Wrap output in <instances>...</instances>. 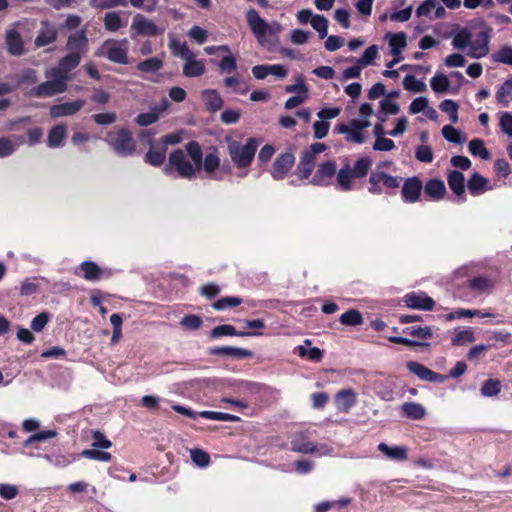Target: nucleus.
Listing matches in <instances>:
<instances>
[{
    "instance_id": "obj_1",
    "label": "nucleus",
    "mask_w": 512,
    "mask_h": 512,
    "mask_svg": "<svg viewBox=\"0 0 512 512\" xmlns=\"http://www.w3.org/2000/svg\"><path fill=\"white\" fill-rule=\"evenodd\" d=\"M246 21L261 46L271 48L275 45L278 34L282 31V25L278 21H265L254 8L247 10Z\"/></svg>"
},
{
    "instance_id": "obj_2",
    "label": "nucleus",
    "mask_w": 512,
    "mask_h": 512,
    "mask_svg": "<svg viewBox=\"0 0 512 512\" xmlns=\"http://www.w3.org/2000/svg\"><path fill=\"white\" fill-rule=\"evenodd\" d=\"M225 141L227 143L228 154L235 167L239 169L249 167L255 157L260 140L251 137L245 144H242L231 137H226Z\"/></svg>"
},
{
    "instance_id": "obj_3",
    "label": "nucleus",
    "mask_w": 512,
    "mask_h": 512,
    "mask_svg": "<svg viewBox=\"0 0 512 512\" xmlns=\"http://www.w3.org/2000/svg\"><path fill=\"white\" fill-rule=\"evenodd\" d=\"M471 28H480V31L474 40H470L467 55L475 59L483 58L489 54V43L493 34V29L482 18H478L473 21Z\"/></svg>"
},
{
    "instance_id": "obj_4",
    "label": "nucleus",
    "mask_w": 512,
    "mask_h": 512,
    "mask_svg": "<svg viewBox=\"0 0 512 512\" xmlns=\"http://www.w3.org/2000/svg\"><path fill=\"white\" fill-rule=\"evenodd\" d=\"M163 172L167 176H174L192 180L196 177V169L181 149L173 150L168 158L167 164L163 168Z\"/></svg>"
},
{
    "instance_id": "obj_5",
    "label": "nucleus",
    "mask_w": 512,
    "mask_h": 512,
    "mask_svg": "<svg viewBox=\"0 0 512 512\" xmlns=\"http://www.w3.org/2000/svg\"><path fill=\"white\" fill-rule=\"evenodd\" d=\"M128 51L129 41L126 38L120 40L107 39L96 50L95 55L104 57L112 63L127 65L129 63Z\"/></svg>"
},
{
    "instance_id": "obj_6",
    "label": "nucleus",
    "mask_w": 512,
    "mask_h": 512,
    "mask_svg": "<svg viewBox=\"0 0 512 512\" xmlns=\"http://www.w3.org/2000/svg\"><path fill=\"white\" fill-rule=\"evenodd\" d=\"M105 141L120 156H130L135 152V141L131 132L121 128L115 133H108Z\"/></svg>"
},
{
    "instance_id": "obj_7",
    "label": "nucleus",
    "mask_w": 512,
    "mask_h": 512,
    "mask_svg": "<svg viewBox=\"0 0 512 512\" xmlns=\"http://www.w3.org/2000/svg\"><path fill=\"white\" fill-rule=\"evenodd\" d=\"M47 81L34 86L27 92V96L33 98H47L64 93L67 90V83L63 77L47 76Z\"/></svg>"
},
{
    "instance_id": "obj_8",
    "label": "nucleus",
    "mask_w": 512,
    "mask_h": 512,
    "mask_svg": "<svg viewBox=\"0 0 512 512\" xmlns=\"http://www.w3.org/2000/svg\"><path fill=\"white\" fill-rule=\"evenodd\" d=\"M164 28H159L152 20L147 19L142 14H136L131 24V38L137 36H156L164 32Z\"/></svg>"
},
{
    "instance_id": "obj_9",
    "label": "nucleus",
    "mask_w": 512,
    "mask_h": 512,
    "mask_svg": "<svg viewBox=\"0 0 512 512\" xmlns=\"http://www.w3.org/2000/svg\"><path fill=\"white\" fill-rule=\"evenodd\" d=\"M154 132H151L150 130L144 131L141 133L140 137L143 140L145 135L148 137V143L150 145V148L148 152L145 155V162L154 166L159 167L161 166L166 158V152L167 149L165 147V144H161L160 142L157 144H153V136Z\"/></svg>"
},
{
    "instance_id": "obj_10",
    "label": "nucleus",
    "mask_w": 512,
    "mask_h": 512,
    "mask_svg": "<svg viewBox=\"0 0 512 512\" xmlns=\"http://www.w3.org/2000/svg\"><path fill=\"white\" fill-rule=\"evenodd\" d=\"M82 57L78 53H68L59 60L58 66L47 71V76L63 77L67 83L69 73L74 70L81 62Z\"/></svg>"
},
{
    "instance_id": "obj_11",
    "label": "nucleus",
    "mask_w": 512,
    "mask_h": 512,
    "mask_svg": "<svg viewBox=\"0 0 512 512\" xmlns=\"http://www.w3.org/2000/svg\"><path fill=\"white\" fill-rule=\"evenodd\" d=\"M337 165L333 160L321 163L315 171L310 183L316 186H327L336 174Z\"/></svg>"
},
{
    "instance_id": "obj_12",
    "label": "nucleus",
    "mask_w": 512,
    "mask_h": 512,
    "mask_svg": "<svg viewBox=\"0 0 512 512\" xmlns=\"http://www.w3.org/2000/svg\"><path fill=\"white\" fill-rule=\"evenodd\" d=\"M404 303L408 308L431 311L435 306L434 300L425 292H409L404 296Z\"/></svg>"
},
{
    "instance_id": "obj_13",
    "label": "nucleus",
    "mask_w": 512,
    "mask_h": 512,
    "mask_svg": "<svg viewBox=\"0 0 512 512\" xmlns=\"http://www.w3.org/2000/svg\"><path fill=\"white\" fill-rule=\"evenodd\" d=\"M295 157L292 153L286 152L276 157L272 169L271 176L274 180L283 179L292 168Z\"/></svg>"
},
{
    "instance_id": "obj_14",
    "label": "nucleus",
    "mask_w": 512,
    "mask_h": 512,
    "mask_svg": "<svg viewBox=\"0 0 512 512\" xmlns=\"http://www.w3.org/2000/svg\"><path fill=\"white\" fill-rule=\"evenodd\" d=\"M423 185L417 176L409 177L404 181L401 195L405 203H415L420 199Z\"/></svg>"
},
{
    "instance_id": "obj_15",
    "label": "nucleus",
    "mask_w": 512,
    "mask_h": 512,
    "mask_svg": "<svg viewBox=\"0 0 512 512\" xmlns=\"http://www.w3.org/2000/svg\"><path fill=\"white\" fill-rule=\"evenodd\" d=\"M85 104L86 101L84 99H77L71 102L55 104L50 107L49 113L53 119L72 116L79 112Z\"/></svg>"
},
{
    "instance_id": "obj_16",
    "label": "nucleus",
    "mask_w": 512,
    "mask_h": 512,
    "mask_svg": "<svg viewBox=\"0 0 512 512\" xmlns=\"http://www.w3.org/2000/svg\"><path fill=\"white\" fill-rule=\"evenodd\" d=\"M88 37L85 29L78 30L69 35L66 49L69 53H78L80 57L86 53L88 49Z\"/></svg>"
},
{
    "instance_id": "obj_17",
    "label": "nucleus",
    "mask_w": 512,
    "mask_h": 512,
    "mask_svg": "<svg viewBox=\"0 0 512 512\" xmlns=\"http://www.w3.org/2000/svg\"><path fill=\"white\" fill-rule=\"evenodd\" d=\"M58 31L56 27L47 20L41 21V27L34 40L36 47H44L57 40Z\"/></svg>"
},
{
    "instance_id": "obj_18",
    "label": "nucleus",
    "mask_w": 512,
    "mask_h": 512,
    "mask_svg": "<svg viewBox=\"0 0 512 512\" xmlns=\"http://www.w3.org/2000/svg\"><path fill=\"white\" fill-rule=\"evenodd\" d=\"M220 166V158L216 148H211V151L202 159L201 168L207 173L210 179L220 181L222 176L216 174V170Z\"/></svg>"
},
{
    "instance_id": "obj_19",
    "label": "nucleus",
    "mask_w": 512,
    "mask_h": 512,
    "mask_svg": "<svg viewBox=\"0 0 512 512\" xmlns=\"http://www.w3.org/2000/svg\"><path fill=\"white\" fill-rule=\"evenodd\" d=\"M447 183L451 191L458 196L460 202H465V177L463 173L458 170L449 172L447 176Z\"/></svg>"
},
{
    "instance_id": "obj_20",
    "label": "nucleus",
    "mask_w": 512,
    "mask_h": 512,
    "mask_svg": "<svg viewBox=\"0 0 512 512\" xmlns=\"http://www.w3.org/2000/svg\"><path fill=\"white\" fill-rule=\"evenodd\" d=\"M5 42L9 54L13 56H21L24 54V42L16 29L6 31Z\"/></svg>"
},
{
    "instance_id": "obj_21",
    "label": "nucleus",
    "mask_w": 512,
    "mask_h": 512,
    "mask_svg": "<svg viewBox=\"0 0 512 512\" xmlns=\"http://www.w3.org/2000/svg\"><path fill=\"white\" fill-rule=\"evenodd\" d=\"M209 354L214 356H228L231 358L245 359L252 356L250 350L230 346H216L209 349Z\"/></svg>"
},
{
    "instance_id": "obj_22",
    "label": "nucleus",
    "mask_w": 512,
    "mask_h": 512,
    "mask_svg": "<svg viewBox=\"0 0 512 512\" xmlns=\"http://www.w3.org/2000/svg\"><path fill=\"white\" fill-rule=\"evenodd\" d=\"M261 333L259 332H250V331H237L233 325L223 324L214 327L210 332V338L218 339L223 336H239V337H248V336H259Z\"/></svg>"
},
{
    "instance_id": "obj_23",
    "label": "nucleus",
    "mask_w": 512,
    "mask_h": 512,
    "mask_svg": "<svg viewBox=\"0 0 512 512\" xmlns=\"http://www.w3.org/2000/svg\"><path fill=\"white\" fill-rule=\"evenodd\" d=\"M378 450L392 461H405L408 458V447L406 446H389L381 442L378 445Z\"/></svg>"
},
{
    "instance_id": "obj_24",
    "label": "nucleus",
    "mask_w": 512,
    "mask_h": 512,
    "mask_svg": "<svg viewBox=\"0 0 512 512\" xmlns=\"http://www.w3.org/2000/svg\"><path fill=\"white\" fill-rule=\"evenodd\" d=\"M423 189L425 195L435 201L441 200L446 194L444 182L437 178L428 180Z\"/></svg>"
},
{
    "instance_id": "obj_25",
    "label": "nucleus",
    "mask_w": 512,
    "mask_h": 512,
    "mask_svg": "<svg viewBox=\"0 0 512 512\" xmlns=\"http://www.w3.org/2000/svg\"><path fill=\"white\" fill-rule=\"evenodd\" d=\"M335 401L338 410L348 412L356 404V394L352 389H344L337 393Z\"/></svg>"
},
{
    "instance_id": "obj_26",
    "label": "nucleus",
    "mask_w": 512,
    "mask_h": 512,
    "mask_svg": "<svg viewBox=\"0 0 512 512\" xmlns=\"http://www.w3.org/2000/svg\"><path fill=\"white\" fill-rule=\"evenodd\" d=\"M467 188L473 196L481 195L491 189L488 187V180L477 172L473 173L468 179Z\"/></svg>"
},
{
    "instance_id": "obj_27",
    "label": "nucleus",
    "mask_w": 512,
    "mask_h": 512,
    "mask_svg": "<svg viewBox=\"0 0 512 512\" xmlns=\"http://www.w3.org/2000/svg\"><path fill=\"white\" fill-rule=\"evenodd\" d=\"M334 132L338 134H345L346 141L348 142L357 144H363L366 142V137L361 131L355 130L345 123L337 124L334 128Z\"/></svg>"
},
{
    "instance_id": "obj_28",
    "label": "nucleus",
    "mask_w": 512,
    "mask_h": 512,
    "mask_svg": "<svg viewBox=\"0 0 512 512\" xmlns=\"http://www.w3.org/2000/svg\"><path fill=\"white\" fill-rule=\"evenodd\" d=\"M205 101L206 109L210 113H215L223 106V99L219 92L215 89H206L202 92Z\"/></svg>"
},
{
    "instance_id": "obj_29",
    "label": "nucleus",
    "mask_w": 512,
    "mask_h": 512,
    "mask_svg": "<svg viewBox=\"0 0 512 512\" xmlns=\"http://www.w3.org/2000/svg\"><path fill=\"white\" fill-rule=\"evenodd\" d=\"M495 98L502 107H509L512 101V74L499 86Z\"/></svg>"
},
{
    "instance_id": "obj_30",
    "label": "nucleus",
    "mask_w": 512,
    "mask_h": 512,
    "mask_svg": "<svg viewBox=\"0 0 512 512\" xmlns=\"http://www.w3.org/2000/svg\"><path fill=\"white\" fill-rule=\"evenodd\" d=\"M393 56H399L407 46V35L404 32L388 33L386 35Z\"/></svg>"
},
{
    "instance_id": "obj_31",
    "label": "nucleus",
    "mask_w": 512,
    "mask_h": 512,
    "mask_svg": "<svg viewBox=\"0 0 512 512\" xmlns=\"http://www.w3.org/2000/svg\"><path fill=\"white\" fill-rule=\"evenodd\" d=\"M403 415L412 420H421L426 415L425 408L416 402H406L401 407Z\"/></svg>"
},
{
    "instance_id": "obj_32",
    "label": "nucleus",
    "mask_w": 512,
    "mask_h": 512,
    "mask_svg": "<svg viewBox=\"0 0 512 512\" xmlns=\"http://www.w3.org/2000/svg\"><path fill=\"white\" fill-rule=\"evenodd\" d=\"M168 106V101L164 100V107L162 109L154 108L149 112L140 113L135 122L141 127H147L158 121L160 112L165 110Z\"/></svg>"
},
{
    "instance_id": "obj_33",
    "label": "nucleus",
    "mask_w": 512,
    "mask_h": 512,
    "mask_svg": "<svg viewBox=\"0 0 512 512\" xmlns=\"http://www.w3.org/2000/svg\"><path fill=\"white\" fill-rule=\"evenodd\" d=\"M104 27L109 32H117L126 25L121 19V12L111 11L107 12L103 19Z\"/></svg>"
},
{
    "instance_id": "obj_34",
    "label": "nucleus",
    "mask_w": 512,
    "mask_h": 512,
    "mask_svg": "<svg viewBox=\"0 0 512 512\" xmlns=\"http://www.w3.org/2000/svg\"><path fill=\"white\" fill-rule=\"evenodd\" d=\"M372 180L380 181L382 186L390 189H395L400 186L402 178L399 176H392L383 171H373Z\"/></svg>"
},
{
    "instance_id": "obj_35",
    "label": "nucleus",
    "mask_w": 512,
    "mask_h": 512,
    "mask_svg": "<svg viewBox=\"0 0 512 512\" xmlns=\"http://www.w3.org/2000/svg\"><path fill=\"white\" fill-rule=\"evenodd\" d=\"M205 71V62L201 59H194L183 66V75L189 78L200 77Z\"/></svg>"
},
{
    "instance_id": "obj_36",
    "label": "nucleus",
    "mask_w": 512,
    "mask_h": 512,
    "mask_svg": "<svg viewBox=\"0 0 512 512\" xmlns=\"http://www.w3.org/2000/svg\"><path fill=\"white\" fill-rule=\"evenodd\" d=\"M471 38L472 34L468 28H460L454 33L451 45L454 49L464 50L469 47Z\"/></svg>"
},
{
    "instance_id": "obj_37",
    "label": "nucleus",
    "mask_w": 512,
    "mask_h": 512,
    "mask_svg": "<svg viewBox=\"0 0 512 512\" xmlns=\"http://www.w3.org/2000/svg\"><path fill=\"white\" fill-rule=\"evenodd\" d=\"M163 67V60L159 57H150L137 64V69L144 74H155Z\"/></svg>"
},
{
    "instance_id": "obj_38",
    "label": "nucleus",
    "mask_w": 512,
    "mask_h": 512,
    "mask_svg": "<svg viewBox=\"0 0 512 512\" xmlns=\"http://www.w3.org/2000/svg\"><path fill=\"white\" fill-rule=\"evenodd\" d=\"M492 280L479 276L468 281V287L477 294L489 293L493 288Z\"/></svg>"
},
{
    "instance_id": "obj_39",
    "label": "nucleus",
    "mask_w": 512,
    "mask_h": 512,
    "mask_svg": "<svg viewBox=\"0 0 512 512\" xmlns=\"http://www.w3.org/2000/svg\"><path fill=\"white\" fill-rule=\"evenodd\" d=\"M186 152L192 160L196 171L201 169L203 151L200 144L197 141H190L186 144Z\"/></svg>"
},
{
    "instance_id": "obj_40",
    "label": "nucleus",
    "mask_w": 512,
    "mask_h": 512,
    "mask_svg": "<svg viewBox=\"0 0 512 512\" xmlns=\"http://www.w3.org/2000/svg\"><path fill=\"white\" fill-rule=\"evenodd\" d=\"M66 136V126L65 125H56L54 126L48 134L47 145L50 148H57L63 145V140Z\"/></svg>"
},
{
    "instance_id": "obj_41",
    "label": "nucleus",
    "mask_w": 512,
    "mask_h": 512,
    "mask_svg": "<svg viewBox=\"0 0 512 512\" xmlns=\"http://www.w3.org/2000/svg\"><path fill=\"white\" fill-rule=\"evenodd\" d=\"M352 178H354V175L349 165H345L338 171L336 180L342 191H349L352 189Z\"/></svg>"
},
{
    "instance_id": "obj_42",
    "label": "nucleus",
    "mask_w": 512,
    "mask_h": 512,
    "mask_svg": "<svg viewBox=\"0 0 512 512\" xmlns=\"http://www.w3.org/2000/svg\"><path fill=\"white\" fill-rule=\"evenodd\" d=\"M291 450L302 454L314 453L315 444L311 441H306L302 435L295 437L291 441Z\"/></svg>"
},
{
    "instance_id": "obj_43",
    "label": "nucleus",
    "mask_w": 512,
    "mask_h": 512,
    "mask_svg": "<svg viewBox=\"0 0 512 512\" xmlns=\"http://www.w3.org/2000/svg\"><path fill=\"white\" fill-rule=\"evenodd\" d=\"M80 269L83 272V277L89 281H96L101 276L100 267L92 261H84L80 264Z\"/></svg>"
},
{
    "instance_id": "obj_44",
    "label": "nucleus",
    "mask_w": 512,
    "mask_h": 512,
    "mask_svg": "<svg viewBox=\"0 0 512 512\" xmlns=\"http://www.w3.org/2000/svg\"><path fill=\"white\" fill-rule=\"evenodd\" d=\"M378 56V46L377 45H371L362 54L359 58L351 57L350 61H355L356 63H359L363 68L367 67L369 65H372L375 61V59Z\"/></svg>"
},
{
    "instance_id": "obj_45",
    "label": "nucleus",
    "mask_w": 512,
    "mask_h": 512,
    "mask_svg": "<svg viewBox=\"0 0 512 512\" xmlns=\"http://www.w3.org/2000/svg\"><path fill=\"white\" fill-rule=\"evenodd\" d=\"M441 132L445 140L454 144H463L466 140L461 131L451 125H445Z\"/></svg>"
},
{
    "instance_id": "obj_46",
    "label": "nucleus",
    "mask_w": 512,
    "mask_h": 512,
    "mask_svg": "<svg viewBox=\"0 0 512 512\" xmlns=\"http://www.w3.org/2000/svg\"><path fill=\"white\" fill-rule=\"evenodd\" d=\"M468 149L473 156H478L483 160H488L490 158V153L486 149L482 139L475 138L471 140L468 144Z\"/></svg>"
},
{
    "instance_id": "obj_47",
    "label": "nucleus",
    "mask_w": 512,
    "mask_h": 512,
    "mask_svg": "<svg viewBox=\"0 0 512 512\" xmlns=\"http://www.w3.org/2000/svg\"><path fill=\"white\" fill-rule=\"evenodd\" d=\"M372 160L371 158L364 156L360 157L354 164L351 169L354 175V178H363L367 175L369 169L371 168Z\"/></svg>"
},
{
    "instance_id": "obj_48",
    "label": "nucleus",
    "mask_w": 512,
    "mask_h": 512,
    "mask_svg": "<svg viewBox=\"0 0 512 512\" xmlns=\"http://www.w3.org/2000/svg\"><path fill=\"white\" fill-rule=\"evenodd\" d=\"M339 320L343 325L346 326H358L363 323V316L360 311L356 309H350L343 313Z\"/></svg>"
},
{
    "instance_id": "obj_49",
    "label": "nucleus",
    "mask_w": 512,
    "mask_h": 512,
    "mask_svg": "<svg viewBox=\"0 0 512 512\" xmlns=\"http://www.w3.org/2000/svg\"><path fill=\"white\" fill-rule=\"evenodd\" d=\"M403 86L407 91L421 93L426 91L427 86L422 80L416 79L414 75H406L403 80Z\"/></svg>"
},
{
    "instance_id": "obj_50",
    "label": "nucleus",
    "mask_w": 512,
    "mask_h": 512,
    "mask_svg": "<svg viewBox=\"0 0 512 512\" xmlns=\"http://www.w3.org/2000/svg\"><path fill=\"white\" fill-rule=\"evenodd\" d=\"M491 59L495 63L512 66V47L508 45L502 46L497 52L491 55Z\"/></svg>"
},
{
    "instance_id": "obj_51",
    "label": "nucleus",
    "mask_w": 512,
    "mask_h": 512,
    "mask_svg": "<svg viewBox=\"0 0 512 512\" xmlns=\"http://www.w3.org/2000/svg\"><path fill=\"white\" fill-rule=\"evenodd\" d=\"M475 341V336L472 328H467L458 331L452 338L451 343L453 346H463Z\"/></svg>"
},
{
    "instance_id": "obj_52",
    "label": "nucleus",
    "mask_w": 512,
    "mask_h": 512,
    "mask_svg": "<svg viewBox=\"0 0 512 512\" xmlns=\"http://www.w3.org/2000/svg\"><path fill=\"white\" fill-rule=\"evenodd\" d=\"M311 26L318 32L320 39L327 37L329 22L323 15L315 14L311 19Z\"/></svg>"
},
{
    "instance_id": "obj_53",
    "label": "nucleus",
    "mask_w": 512,
    "mask_h": 512,
    "mask_svg": "<svg viewBox=\"0 0 512 512\" xmlns=\"http://www.w3.org/2000/svg\"><path fill=\"white\" fill-rule=\"evenodd\" d=\"M242 303V299L236 296H226L222 297L219 300L215 301L212 304V307L215 310L223 311L228 308L236 307Z\"/></svg>"
},
{
    "instance_id": "obj_54",
    "label": "nucleus",
    "mask_w": 512,
    "mask_h": 512,
    "mask_svg": "<svg viewBox=\"0 0 512 512\" xmlns=\"http://www.w3.org/2000/svg\"><path fill=\"white\" fill-rule=\"evenodd\" d=\"M430 86L434 92L444 93L449 89L450 82L446 75L440 73L432 77L430 80Z\"/></svg>"
},
{
    "instance_id": "obj_55",
    "label": "nucleus",
    "mask_w": 512,
    "mask_h": 512,
    "mask_svg": "<svg viewBox=\"0 0 512 512\" xmlns=\"http://www.w3.org/2000/svg\"><path fill=\"white\" fill-rule=\"evenodd\" d=\"M403 332L418 339H429L433 336L432 329L429 326H410L405 328Z\"/></svg>"
},
{
    "instance_id": "obj_56",
    "label": "nucleus",
    "mask_w": 512,
    "mask_h": 512,
    "mask_svg": "<svg viewBox=\"0 0 512 512\" xmlns=\"http://www.w3.org/2000/svg\"><path fill=\"white\" fill-rule=\"evenodd\" d=\"M501 382L495 379L486 380L481 387V395L484 397H493L500 393Z\"/></svg>"
},
{
    "instance_id": "obj_57",
    "label": "nucleus",
    "mask_w": 512,
    "mask_h": 512,
    "mask_svg": "<svg viewBox=\"0 0 512 512\" xmlns=\"http://www.w3.org/2000/svg\"><path fill=\"white\" fill-rule=\"evenodd\" d=\"M406 367L409 370V372L416 375L419 379L423 381H427L428 376L430 375V370L423 364L416 362V361H408L406 363Z\"/></svg>"
},
{
    "instance_id": "obj_58",
    "label": "nucleus",
    "mask_w": 512,
    "mask_h": 512,
    "mask_svg": "<svg viewBox=\"0 0 512 512\" xmlns=\"http://www.w3.org/2000/svg\"><path fill=\"white\" fill-rule=\"evenodd\" d=\"M90 6L95 9H111L115 7H127V0H90Z\"/></svg>"
},
{
    "instance_id": "obj_59",
    "label": "nucleus",
    "mask_w": 512,
    "mask_h": 512,
    "mask_svg": "<svg viewBox=\"0 0 512 512\" xmlns=\"http://www.w3.org/2000/svg\"><path fill=\"white\" fill-rule=\"evenodd\" d=\"M238 386V394H259L264 388L261 383L247 380H242V383H239Z\"/></svg>"
},
{
    "instance_id": "obj_60",
    "label": "nucleus",
    "mask_w": 512,
    "mask_h": 512,
    "mask_svg": "<svg viewBox=\"0 0 512 512\" xmlns=\"http://www.w3.org/2000/svg\"><path fill=\"white\" fill-rule=\"evenodd\" d=\"M218 67L221 73H232L237 70L236 57L230 53L224 56L218 63Z\"/></svg>"
},
{
    "instance_id": "obj_61",
    "label": "nucleus",
    "mask_w": 512,
    "mask_h": 512,
    "mask_svg": "<svg viewBox=\"0 0 512 512\" xmlns=\"http://www.w3.org/2000/svg\"><path fill=\"white\" fill-rule=\"evenodd\" d=\"M499 126L501 131L512 139V113L511 112H500L499 113Z\"/></svg>"
},
{
    "instance_id": "obj_62",
    "label": "nucleus",
    "mask_w": 512,
    "mask_h": 512,
    "mask_svg": "<svg viewBox=\"0 0 512 512\" xmlns=\"http://www.w3.org/2000/svg\"><path fill=\"white\" fill-rule=\"evenodd\" d=\"M180 324L184 329L194 331L201 327L202 319L197 315L188 314L181 319Z\"/></svg>"
},
{
    "instance_id": "obj_63",
    "label": "nucleus",
    "mask_w": 512,
    "mask_h": 512,
    "mask_svg": "<svg viewBox=\"0 0 512 512\" xmlns=\"http://www.w3.org/2000/svg\"><path fill=\"white\" fill-rule=\"evenodd\" d=\"M190 456L192 461L197 465L198 467L204 468L209 465L210 463V456L207 452L195 448L191 450Z\"/></svg>"
},
{
    "instance_id": "obj_64",
    "label": "nucleus",
    "mask_w": 512,
    "mask_h": 512,
    "mask_svg": "<svg viewBox=\"0 0 512 512\" xmlns=\"http://www.w3.org/2000/svg\"><path fill=\"white\" fill-rule=\"evenodd\" d=\"M298 354L300 357H307L311 361H320L323 352L317 347L307 348L303 345L298 346Z\"/></svg>"
}]
</instances>
